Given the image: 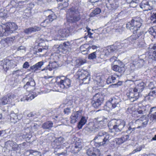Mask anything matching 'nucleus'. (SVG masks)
<instances>
[{
	"label": "nucleus",
	"mask_w": 156,
	"mask_h": 156,
	"mask_svg": "<svg viewBox=\"0 0 156 156\" xmlns=\"http://www.w3.org/2000/svg\"><path fill=\"white\" fill-rule=\"evenodd\" d=\"M125 125V122L120 119H112L108 123L109 129H113L117 132H120L124 128Z\"/></svg>",
	"instance_id": "obj_5"
},
{
	"label": "nucleus",
	"mask_w": 156,
	"mask_h": 156,
	"mask_svg": "<svg viewBox=\"0 0 156 156\" xmlns=\"http://www.w3.org/2000/svg\"><path fill=\"white\" fill-rule=\"evenodd\" d=\"M6 144L9 145L11 148V150L14 151H17L19 149H20V146L19 145L16 144V143L10 140L6 142Z\"/></svg>",
	"instance_id": "obj_22"
},
{
	"label": "nucleus",
	"mask_w": 156,
	"mask_h": 156,
	"mask_svg": "<svg viewBox=\"0 0 156 156\" xmlns=\"http://www.w3.org/2000/svg\"><path fill=\"white\" fill-rule=\"evenodd\" d=\"M137 47L139 48H142L145 47L146 44L145 42L144 39L138 40L137 44Z\"/></svg>",
	"instance_id": "obj_36"
},
{
	"label": "nucleus",
	"mask_w": 156,
	"mask_h": 156,
	"mask_svg": "<svg viewBox=\"0 0 156 156\" xmlns=\"http://www.w3.org/2000/svg\"><path fill=\"white\" fill-rule=\"evenodd\" d=\"M11 102V99L9 98L7 95L0 99V105H5Z\"/></svg>",
	"instance_id": "obj_27"
},
{
	"label": "nucleus",
	"mask_w": 156,
	"mask_h": 156,
	"mask_svg": "<svg viewBox=\"0 0 156 156\" xmlns=\"http://www.w3.org/2000/svg\"><path fill=\"white\" fill-rule=\"evenodd\" d=\"M63 48L65 50H68L69 48H70L71 46L69 42H65L63 44Z\"/></svg>",
	"instance_id": "obj_50"
},
{
	"label": "nucleus",
	"mask_w": 156,
	"mask_h": 156,
	"mask_svg": "<svg viewBox=\"0 0 156 156\" xmlns=\"http://www.w3.org/2000/svg\"><path fill=\"white\" fill-rule=\"evenodd\" d=\"M65 139L62 137H60L56 138L54 142L56 145L58 146V149H59L60 147V145L64 143L65 141Z\"/></svg>",
	"instance_id": "obj_31"
},
{
	"label": "nucleus",
	"mask_w": 156,
	"mask_h": 156,
	"mask_svg": "<svg viewBox=\"0 0 156 156\" xmlns=\"http://www.w3.org/2000/svg\"><path fill=\"white\" fill-rule=\"evenodd\" d=\"M142 108L144 110V112H147L150 109V106L149 105H147L145 106H143L142 107Z\"/></svg>",
	"instance_id": "obj_64"
},
{
	"label": "nucleus",
	"mask_w": 156,
	"mask_h": 156,
	"mask_svg": "<svg viewBox=\"0 0 156 156\" xmlns=\"http://www.w3.org/2000/svg\"><path fill=\"white\" fill-rule=\"evenodd\" d=\"M154 51H152V52H149L148 53L147 57L149 59H152L153 60H155L156 58V44L154 45L153 47L151 48Z\"/></svg>",
	"instance_id": "obj_21"
},
{
	"label": "nucleus",
	"mask_w": 156,
	"mask_h": 156,
	"mask_svg": "<svg viewBox=\"0 0 156 156\" xmlns=\"http://www.w3.org/2000/svg\"><path fill=\"white\" fill-rule=\"evenodd\" d=\"M146 86L144 83L142 82L139 83L134 88L138 93L141 94V92L144 90Z\"/></svg>",
	"instance_id": "obj_25"
},
{
	"label": "nucleus",
	"mask_w": 156,
	"mask_h": 156,
	"mask_svg": "<svg viewBox=\"0 0 156 156\" xmlns=\"http://www.w3.org/2000/svg\"><path fill=\"white\" fill-rule=\"evenodd\" d=\"M57 78L61 79L58 85L61 89H66L71 86V81L69 79L62 76H58Z\"/></svg>",
	"instance_id": "obj_11"
},
{
	"label": "nucleus",
	"mask_w": 156,
	"mask_h": 156,
	"mask_svg": "<svg viewBox=\"0 0 156 156\" xmlns=\"http://www.w3.org/2000/svg\"><path fill=\"white\" fill-rule=\"evenodd\" d=\"M101 12V10L99 8H96L90 13V16L91 17H93L96 16L100 13Z\"/></svg>",
	"instance_id": "obj_37"
},
{
	"label": "nucleus",
	"mask_w": 156,
	"mask_h": 156,
	"mask_svg": "<svg viewBox=\"0 0 156 156\" xmlns=\"http://www.w3.org/2000/svg\"><path fill=\"white\" fill-rule=\"evenodd\" d=\"M24 32L26 34H29L32 33L31 27L26 29L24 30Z\"/></svg>",
	"instance_id": "obj_59"
},
{
	"label": "nucleus",
	"mask_w": 156,
	"mask_h": 156,
	"mask_svg": "<svg viewBox=\"0 0 156 156\" xmlns=\"http://www.w3.org/2000/svg\"><path fill=\"white\" fill-rule=\"evenodd\" d=\"M5 24H3L2 25H0V36H3L5 35L4 32H5Z\"/></svg>",
	"instance_id": "obj_46"
},
{
	"label": "nucleus",
	"mask_w": 156,
	"mask_h": 156,
	"mask_svg": "<svg viewBox=\"0 0 156 156\" xmlns=\"http://www.w3.org/2000/svg\"><path fill=\"white\" fill-rule=\"evenodd\" d=\"M142 56L143 57H145L144 59L140 58L135 59L134 60V65H136V68H140L144 66L145 63L146 62L147 58H146L147 56L145 55H143Z\"/></svg>",
	"instance_id": "obj_19"
},
{
	"label": "nucleus",
	"mask_w": 156,
	"mask_h": 156,
	"mask_svg": "<svg viewBox=\"0 0 156 156\" xmlns=\"http://www.w3.org/2000/svg\"><path fill=\"white\" fill-rule=\"evenodd\" d=\"M86 153L89 156H100L101 154L99 149L93 147L88 149Z\"/></svg>",
	"instance_id": "obj_18"
},
{
	"label": "nucleus",
	"mask_w": 156,
	"mask_h": 156,
	"mask_svg": "<svg viewBox=\"0 0 156 156\" xmlns=\"http://www.w3.org/2000/svg\"><path fill=\"white\" fill-rule=\"evenodd\" d=\"M5 26L4 34L8 36L18 28L17 25L14 23L9 22L5 24Z\"/></svg>",
	"instance_id": "obj_13"
},
{
	"label": "nucleus",
	"mask_w": 156,
	"mask_h": 156,
	"mask_svg": "<svg viewBox=\"0 0 156 156\" xmlns=\"http://www.w3.org/2000/svg\"><path fill=\"white\" fill-rule=\"evenodd\" d=\"M126 95L132 102L137 100L141 96V94L138 93L134 88H130L126 93Z\"/></svg>",
	"instance_id": "obj_12"
},
{
	"label": "nucleus",
	"mask_w": 156,
	"mask_h": 156,
	"mask_svg": "<svg viewBox=\"0 0 156 156\" xmlns=\"http://www.w3.org/2000/svg\"><path fill=\"white\" fill-rule=\"evenodd\" d=\"M148 32L150 34L153 36L154 37L156 36V27H151L148 30Z\"/></svg>",
	"instance_id": "obj_42"
},
{
	"label": "nucleus",
	"mask_w": 156,
	"mask_h": 156,
	"mask_svg": "<svg viewBox=\"0 0 156 156\" xmlns=\"http://www.w3.org/2000/svg\"><path fill=\"white\" fill-rule=\"evenodd\" d=\"M140 6L144 10H150L153 8L152 2L149 0H143Z\"/></svg>",
	"instance_id": "obj_14"
},
{
	"label": "nucleus",
	"mask_w": 156,
	"mask_h": 156,
	"mask_svg": "<svg viewBox=\"0 0 156 156\" xmlns=\"http://www.w3.org/2000/svg\"><path fill=\"white\" fill-rule=\"evenodd\" d=\"M99 53V51H97L90 54L88 56V59L93 60L96 58L98 56L97 55Z\"/></svg>",
	"instance_id": "obj_38"
},
{
	"label": "nucleus",
	"mask_w": 156,
	"mask_h": 156,
	"mask_svg": "<svg viewBox=\"0 0 156 156\" xmlns=\"http://www.w3.org/2000/svg\"><path fill=\"white\" fill-rule=\"evenodd\" d=\"M118 76L116 75H111L109 76L106 80V83L108 84L112 83H115L117 82V78Z\"/></svg>",
	"instance_id": "obj_28"
},
{
	"label": "nucleus",
	"mask_w": 156,
	"mask_h": 156,
	"mask_svg": "<svg viewBox=\"0 0 156 156\" xmlns=\"http://www.w3.org/2000/svg\"><path fill=\"white\" fill-rule=\"evenodd\" d=\"M67 14V20L69 22H76L78 21L80 19V12L78 7L77 6L71 8L68 10Z\"/></svg>",
	"instance_id": "obj_4"
},
{
	"label": "nucleus",
	"mask_w": 156,
	"mask_h": 156,
	"mask_svg": "<svg viewBox=\"0 0 156 156\" xmlns=\"http://www.w3.org/2000/svg\"><path fill=\"white\" fill-rule=\"evenodd\" d=\"M33 94H30L28 96H25L23 97V98H21V101H31L32 99H34L35 97Z\"/></svg>",
	"instance_id": "obj_34"
},
{
	"label": "nucleus",
	"mask_w": 156,
	"mask_h": 156,
	"mask_svg": "<svg viewBox=\"0 0 156 156\" xmlns=\"http://www.w3.org/2000/svg\"><path fill=\"white\" fill-rule=\"evenodd\" d=\"M14 62L9 59H4L0 61V68L2 69L4 71L6 72L8 70L12 67H14L15 65Z\"/></svg>",
	"instance_id": "obj_10"
},
{
	"label": "nucleus",
	"mask_w": 156,
	"mask_h": 156,
	"mask_svg": "<svg viewBox=\"0 0 156 156\" xmlns=\"http://www.w3.org/2000/svg\"><path fill=\"white\" fill-rule=\"evenodd\" d=\"M130 41L131 40L128 38L127 39L121 41L115 46L112 45L108 47V49L105 50V55H108L112 52L115 51L117 50H119L122 48H125L127 47L131 43V41Z\"/></svg>",
	"instance_id": "obj_6"
},
{
	"label": "nucleus",
	"mask_w": 156,
	"mask_h": 156,
	"mask_svg": "<svg viewBox=\"0 0 156 156\" xmlns=\"http://www.w3.org/2000/svg\"><path fill=\"white\" fill-rule=\"evenodd\" d=\"M58 67L57 63L55 62H50L49 65L44 68L42 69L41 71H45L46 73H48L49 71H51L53 69H54Z\"/></svg>",
	"instance_id": "obj_20"
},
{
	"label": "nucleus",
	"mask_w": 156,
	"mask_h": 156,
	"mask_svg": "<svg viewBox=\"0 0 156 156\" xmlns=\"http://www.w3.org/2000/svg\"><path fill=\"white\" fill-rule=\"evenodd\" d=\"M148 121L149 119L148 118H147L145 116H143L136 120V122L137 123L140 122L143 126H144L147 124Z\"/></svg>",
	"instance_id": "obj_26"
},
{
	"label": "nucleus",
	"mask_w": 156,
	"mask_h": 156,
	"mask_svg": "<svg viewBox=\"0 0 156 156\" xmlns=\"http://www.w3.org/2000/svg\"><path fill=\"white\" fill-rule=\"evenodd\" d=\"M30 131L28 128L22 130L20 134L23 139L30 138L31 136L30 134Z\"/></svg>",
	"instance_id": "obj_23"
},
{
	"label": "nucleus",
	"mask_w": 156,
	"mask_h": 156,
	"mask_svg": "<svg viewBox=\"0 0 156 156\" xmlns=\"http://www.w3.org/2000/svg\"><path fill=\"white\" fill-rule=\"evenodd\" d=\"M106 5L107 8L112 10L117 9L119 6L118 2L115 0H108Z\"/></svg>",
	"instance_id": "obj_17"
},
{
	"label": "nucleus",
	"mask_w": 156,
	"mask_h": 156,
	"mask_svg": "<svg viewBox=\"0 0 156 156\" xmlns=\"http://www.w3.org/2000/svg\"><path fill=\"white\" fill-rule=\"evenodd\" d=\"M75 146L81 150L82 147V143L81 142H76L75 144Z\"/></svg>",
	"instance_id": "obj_58"
},
{
	"label": "nucleus",
	"mask_w": 156,
	"mask_h": 156,
	"mask_svg": "<svg viewBox=\"0 0 156 156\" xmlns=\"http://www.w3.org/2000/svg\"><path fill=\"white\" fill-rule=\"evenodd\" d=\"M6 40V38L2 39L0 41V43L2 47H4L7 46L8 44Z\"/></svg>",
	"instance_id": "obj_54"
},
{
	"label": "nucleus",
	"mask_w": 156,
	"mask_h": 156,
	"mask_svg": "<svg viewBox=\"0 0 156 156\" xmlns=\"http://www.w3.org/2000/svg\"><path fill=\"white\" fill-rule=\"evenodd\" d=\"M104 96L101 93L96 94L92 99L91 104L95 108L99 107L103 104L104 100Z\"/></svg>",
	"instance_id": "obj_8"
},
{
	"label": "nucleus",
	"mask_w": 156,
	"mask_h": 156,
	"mask_svg": "<svg viewBox=\"0 0 156 156\" xmlns=\"http://www.w3.org/2000/svg\"><path fill=\"white\" fill-rule=\"evenodd\" d=\"M80 150L76 147L74 146L71 148L72 152L74 153H77Z\"/></svg>",
	"instance_id": "obj_56"
},
{
	"label": "nucleus",
	"mask_w": 156,
	"mask_h": 156,
	"mask_svg": "<svg viewBox=\"0 0 156 156\" xmlns=\"http://www.w3.org/2000/svg\"><path fill=\"white\" fill-rule=\"evenodd\" d=\"M129 135L128 134L124 135L121 137L123 143L126 140H129Z\"/></svg>",
	"instance_id": "obj_55"
},
{
	"label": "nucleus",
	"mask_w": 156,
	"mask_h": 156,
	"mask_svg": "<svg viewBox=\"0 0 156 156\" xmlns=\"http://www.w3.org/2000/svg\"><path fill=\"white\" fill-rule=\"evenodd\" d=\"M44 62L43 61H41L36 63L34 65L31 66L30 67V69L34 72L40 69L42 66L43 65Z\"/></svg>",
	"instance_id": "obj_29"
},
{
	"label": "nucleus",
	"mask_w": 156,
	"mask_h": 156,
	"mask_svg": "<svg viewBox=\"0 0 156 156\" xmlns=\"http://www.w3.org/2000/svg\"><path fill=\"white\" fill-rule=\"evenodd\" d=\"M143 22V20L140 17H135L132 18L130 22L126 24L127 28L133 32V34L129 37V39L131 40V44L137 39H144V32L138 31L142 25Z\"/></svg>",
	"instance_id": "obj_1"
},
{
	"label": "nucleus",
	"mask_w": 156,
	"mask_h": 156,
	"mask_svg": "<svg viewBox=\"0 0 156 156\" xmlns=\"http://www.w3.org/2000/svg\"><path fill=\"white\" fill-rule=\"evenodd\" d=\"M35 83L34 80L32 78L29 79V80L25 85L23 87L27 91H32L35 89Z\"/></svg>",
	"instance_id": "obj_16"
},
{
	"label": "nucleus",
	"mask_w": 156,
	"mask_h": 156,
	"mask_svg": "<svg viewBox=\"0 0 156 156\" xmlns=\"http://www.w3.org/2000/svg\"><path fill=\"white\" fill-rule=\"evenodd\" d=\"M150 19L152 23H156V12L153 13L151 16Z\"/></svg>",
	"instance_id": "obj_49"
},
{
	"label": "nucleus",
	"mask_w": 156,
	"mask_h": 156,
	"mask_svg": "<svg viewBox=\"0 0 156 156\" xmlns=\"http://www.w3.org/2000/svg\"><path fill=\"white\" fill-rule=\"evenodd\" d=\"M30 154L27 156H41V154L40 152L33 150H30Z\"/></svg>",
	"instance_id": "obj_39"
},
{
	"label": "nucleus",
	"mask_w": 156,
	"mask_h": 156,
	"mask_svg": "<svg viewBox=\"0 0 156 156\" xmlns=\"http://www.w3.org/2000/svg\"><path fill=\"white\" fill-rule=\"evenodd\" d=\"M72 115L75 116L77 119L78 120L81 116V111H78L73 113Z\"/></svg>",
	"instance_id": "obj_45"
},
{
	"label": "nucleus",
	"mask_w": 156,
	"mask_h": 156,
	"mask_svg": "<svg viewBox=\"0 0 156 156\" xmlns=\"http://www.w3.org/2000/svg\"><path fill=\"white\" fill-rule=\"evenodd\" d=\"M11 99V102L12 101V99H14L16 97V96L14 93H11L8 94L7 95Z\"/></svg>",
	"instance_id": "obj_60"
},
{
	"label": "nucleus",
	"mask_w": 156,
	"mask_h": 156,
	"mask_svg": "<svg viewBox=\"0 0 156 156\" xmlns=\"http://www.w3.org/2000/svg\"><path fill=\"white\" fill-rule=\"evenodd\" d=\"M53 126V123L51 121H47L42 125V128L46 129H50Z\"/></svg>",
	"instance_id": "obj_33"
},
{
	"label": "nucleus",
	"mask_w": 156,
	"mask_h": 156,
	"mask_svg": "<svg viewBox=\"0 0 156 156\" xmlns=\"http://www.w3.org/2000/svg\"><path fill=\"white\" fill-rule=\"evenodd\" d=\"M48 49V46H45V48H39L37 51H36V54L38 55V54H40L39 55L40 56H44L47 52V50Z\"/></svg>",
	"instance_id": "obj_30"
},
{
	"label": "nucleus",
	"mask_w": 156,
	"mask_h": 156,
	"mask_svg": "<svg viewBox=\"0 0 156 156\" xmlns=\"http://www.w3.org/2000/svg\"><path fill=\"white\" fill-rule=\"evenodd\" d=\"M71 120H70V122L72 123H75L78 119L75 118V117L73 116L72 115L71 116Z\"/></svg>",
	"instance_id": "obj_61"
},
{
	"label": "nucleus",
	"mask_w": 156,
	"mask_h": 156,
	"mask_svg": "<svg viewBox=\"0 0 156 156\" xmlns=\"http://www.w3.org/2000/svg\"><path fill=\"white\" fill-rule=\"evenodd\" d=\"M107 121V119L104 118V117H103L101 120L95 119L93 122H89L87 126L84 128V129L88 132L97 131L98 129H101L102 124H105Z\"/></svg>",
	"instance_id": "obj_3"
},
{
	"label": "nucleus",
	"mask_w": 156,
	"mask_h": 156,
	"mask_svg": "<svg viewBox=\"0 0 156 156\" xmlns=\"http://www.w3.org/2000/svg\"><path fill=\"white\" fill-rule=\"evenodd\" d=\"M31 28L32 33L38 31L41 29L40 27L36 26L31 27Z\"/></svg>",
	"instance_id": "obj_51"
},
{
	"label": "nucleus",
	"mask_w": 156,
	"mask_h": 156,
	"mask_svg": "<svg viewBox=\"0 0 156 156\" xmlns=\"http://www.w3.org/2000/svg\"><path fill=\"white\" fill-rule=\"evenodd\" d=\"M10 117V121L12 122H13L14 123H16L19 120L17 117V115L15 113H12Z\"/></svg>",
	"instance_id": "obj_35"
},
{
	"label": "nucleus",
	"mask_w": 156,
	"mask_h": 156,
	"mask_svg": "<svg viewBox=\"0 0 156 156\" xmlns=\"http://www.w3.org/2000/svg\"><path fill=\"white\" fill-rule=\"evenodd\" d=\"M52 30L55 31V34L57 37L64 38L69 36L70 32L67 29H61L58 26H54L52 28Z\"/></svg>",
	"instance_id": "obj_9"
},
{
	"label": "nucleus",
	"mask_w": 156,
	"mask_h": 156,
	"mask_svg": "<svg viewBox=\"0 0 156 156\" xmlns=\"http://www.w3.org/2000/svg\"><path fill=\"white\" fill-rule=\"evenodd\" d=\"M76 65L77 66H80L86 62L85 59L80 58L76 60Z\"/></svg>",
	"instance_id": "obj_40"
},
{
	"label": "nucleus",
	"mask_w": 156,
	"mask_h": 156,
	"mask_svg": "<svg viewBox=\"0 0 156 156\" xmlns=\"http://www.w3.org/2000/svg\"><path fill=\"white\" fill-rule=\"evenodd\" d=\"M87 120V118L83 116H82L80 120L78 123V128L79 129H82L83 126L86 123Z\"/></svg>",
	"instance_id": "obj_32"
},
{
	"label": "nucleus",
	"mask_w": 156,
	"mask_h": 156,
	"mask_svg": "<svg viewBox=\"0 0 156 156\" xmlns=\"http://www.w3.org/2000/svg\"><path fill=\"white\" fill-rule=\"evenodd\" d=\"M15 39V37H8L6 38V40L8 44L12 43Z\"/></svg>",
	"instance_id": "obj_53"
},
{
	"label": "nucleus",
	"mask_w": 156,
	"mask_h": 156,
	"mask_svg": "<svg viewBox=\"0 0 156 156\" xmlns=\"http://www.w3.org/2000/svg\"><path fill=\"white\" fill-rule=\"evenodd\" d=\"M134 61H133V62L130 64V68L132 71H133L135 68H136V65H134Z\"/></svg>",
	"instance_id": "obj_62"
},
{
	"label": "nucleus",
	"mask_w": 156,
	"mask_h": 156,
	"mask_svg": "<svg viewBox=\"0 0 156 156\" xmlns=\"http://www.w3.org/2000/svg\"><path fill=\"white\" fill-rule=\"evenodd\" d=\"M115 142L118 145H119L123 143V140H122L121 137L115 139Z\"/></svg>",
	"instance_id": "obj_52"
},
{
	"label": "nucleus",
	"mask_w": 156,
	"mask_h": 156,
	"mask_svg": "<svg viewBox=\"0 0 156 156\" xmlns=\"http://www.w3.org/2000/svg\"><path fill=\"white\" fill-rule=\"evenodd\" d=\"M93 79L94 80V83H96L98 85H99L101 82V76H97L93 77Z\"/></svg>",
	"instance_id": "obj_41"
},
{
	"label": "nucleus",
	"mask_w": 156,
	"mask_h": 156,
	"mask_svg": "<svg viewBox=\"0 0 156 156\" xmlns=\"http://www.w3.org/2000/svg\"><path fill=\"white\" fill-rule=\"evenodd\" d=\"M127 2L130 3V5L133 7L136 6L137 4L139 2V0H126Z\"/></svg>",
	"instance_id": "obj_44"
},
{
	"label": "nucleus",
	"mask_w": 156,
	"mask_h": 156,
	"mask_svg": "<svg viewBox=\"0 0 156 156\" xmlns=\"http://www.w3.org/2000/svg\"><path fill=\"white\" fill-rule=\"evenodd\" d=\"M28 1V0H27L24 1H21L18 2V4H20V6L21 7V6L25 5Z\"/></svg>",
	"instance_id": "obj_63"
},
{
	"label": "nucleus",
	"mask_w": 156,
	"mask_h": 156,
	"mask_svg": "<svg viewBox=\"0 0 156 156\" xmlns=\"http://www.w3.org/2000/svg\"><path fill=\"white\" fill-rule=\"evenodd\" d=\"M76 74L80 82L84 84L89 83L90 78V75L87 72L81 69H80L77 72Z\"/></svg>",
	"instance_id": "obj_7"
},
{
	"label": "nucleus",
	"mask_w": 156,
	"mask_h": 156,
	"mask_svg": "<svg viewBox=\"0 0 156 156\" xmlns=\"http://www.w3.org/2000/svg\"><path fill=\"white\" fill-rule=\"evenodd\" d=\"M21 136L20 133L17 134L15 135L12 137V140L16 141H17L20 139H21L20 137Z\"/></svg>",
	"instance_id": "obj_48"
},
{
	"label": "nucleus",
	"mask_w": 156,
	"mask_h": 156,
	"mask_svg": "<svg viewBox=\"0 0 156 156\" xmlns=\"http://www.w3.org/2000/svg\"><path fill=\"white\" fill-rule=\"evenodd\" d=\"M123 66V64L121 65L120 66L119 65H115L112 66V69L115 72L122 73L124 72V68Z\"/></svg>",
	"instance_id": "obj_24"
},
{
	"label": "nucleus",
	"mask_w": 156,
	"mask_h": 156,
	"mask_svg": "<svg viewBox=\"0 0 156 156\" xmlns=\"http://www.w3.org/2000/svg\"><path fill=\"white\" fill-rule=\"evenodd\" d=\"M59 5V9H62L67 7L69 5V4L67 2L65 1L63 2L60 3Z\"/></svg>",
	"instance_id": "obj_47"
},
{
	"label": "nucleus",
	"mask_w": 156,
	"mask_h": 156,
	"mask_svg": "<svg viewBox=\"0 0 156 156\" xmlns=\"http://www.w3.org/2000/svg\"><path fill=\"white\" fill-rule=\"evenodd\" d=\"M11 3L12 5V6L14 8L21 7L20 6V4H18V2H16L14 1H12L11 2Z\"/></svg>",
	"instance_id": "obj_57"
},
{
	"label": "nucleus",
	"mask_w": 156,
	"mask_h": 156,
	"mask_svg": "<svg viewBox=\"0 0 156 156\" xmlns=\"http://www.w3.org/2000/svg\"><path fill=\"white\" fill-rule=\"evenodd\" d=\"M120 102V100L119 98L116 99L115 98H113L108 100L106 104L107 105L110 106V108H111L113 109L116 107H119Z\"/></svg>",
	"instance_id": "obj_15"
},
{
	"label": "nucleus",
	"mask_w": 156,
	"mask_h": 156,
	"mask_svg": "<svg viewBox=\"0 0 156 156\" xmlns=\"http://www.w3.org/2000/svg\"><path fill=\"white\" fill-rule=\"evenodd\" d=\"M48 19L44 20L43 22H48V20L49 21L52 22L53 21V20L56 19V16L55 14H52L49 15L48 16Z\"/></svg>",
	"instance_id": "obj_43"
},
{
	"label": "nucleus",
	"mask_w": 156,
	"mask_h": 156,
	"mask_svg": "<svg viewBox=\"0 0 156 156\" xmlns=\"http://www.w3.org/2000/svg\"><path fill=\"white\" fill-rule=\"evenodd\" d=\"M110 135L107 133L101 131L98 132L95 136L92 143L96 147L105 146L108 144L110 140Z\"/></svg>",
	"instance_id": "obj_2"
}]
</instances>
